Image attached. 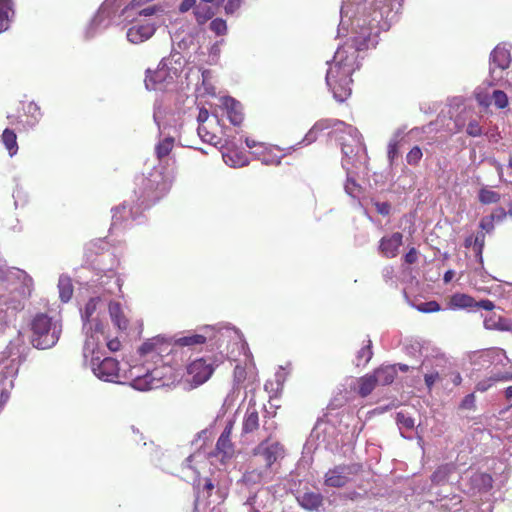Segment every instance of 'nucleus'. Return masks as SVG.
<instances>
[{
	"instance_id": "32",
	"label": "nucleus",
	"mask_w": 512,
	"mask_h": 512,
	"mask_svg": "<svg viewBox=\"0 0 512 512\" xmlns=\"http://www.w3.org/2000/svg\"><path fill=\"white\" fill-rule=\"evenodd\" d=\"M223 158L226 164L232 167H243L248 164L246 155L238 153L236 151L223 154Z\"/></svg>"
},
{
	"instance_id": "1",
	"label": "nucleus",
	"mask_w": 512,
	"mask_h": 512,
	"mask_svg": "<svg viewBox=\"0 0 512 512\" xmlns=\"http://www.w3.org/2000/svg\"><path fill=\"white\" fill-rule=\"evenodd\" d=\"M359 66L358 52L354 47L343 46L337 49L326 74V83L337 101L343 102L351 95L352 74Z\"/></svg>"
},
{
	"instance_id": "9",
	"label": "nucleus",
	"mask_w": 512,
	"mask_h": 512,
	"mask_svg": "<svg viewBox=\"0 0 512 512\" xmlns=\"http://www.w3.org/2000/svg\"><path fill=\"white\" fill-rule=\"evenodd\" d=\"M403 244V234L394 232L391 235L384 236L379 242V252L386 258H395L399 253V248Z\"/></svg>"
},
{
	"instance_id": "53",
	"label": "nucleus",
	"mask_w": 512,
	"mask_h": 512,
	"mask_svg": "<svg viewBox=\"0 0 512 512\" xmlns=\"http://www.w3.org/2000/svg\"><path fill=\"white\" fill-rule=\"evenodd\" d=\"M376 210L381 215H388L390 213L391 207L387 202H377L375 204Z\"/></svg>"
},
{
	"instance_id": "27",
	"label": "nucleus",
	"mask_w": 512,
	"mask_h": 512,
	"mask_svg": "<svg viewBox=\"0 0 512 512\" xmlns=\"http://www.w3.org/2000/svg\"><path fill=\"white\" fill-rule=\"evenodd\" d=\"M13 14V5L11 0H0V33L5 31L10 22V16Z\"/></svg>"
},
{
	"instance_id": "15",
	"label": "nucleus",
	"mask_w": 512,
	"mask_h": 512,
	"mask_svg": "<svg viewBox=\"0 0 512 512\" xmlns=\"http://www.w3.org/2000/svg\"><path fill=\"white\" fill-rule=\"evenodd\" d=\"M234 388H246L254 384L256 375L252 369L248 370L245 366L236 365L233 371Z\"/></svg>"
},
{
	"instance_id": "29",
	"label": "nucleus",
	"mask_w": 512,
	"mask_h": 512,
	"mask_svg": "<svg viewBox=\"0 0 512 512\" xmlns=\"http://www.w3.org/2000/svg\"><path fill=\"white\" fill-rule=\"evenodd\" d=\"M59 295L63 302H68L73 295V284L68 276H60L58 281Z\"/></svg>"
},
{
	"instance_id": "21",
	"label": "nucleus",
	"mask_w": 512,
	"mask_h": 512,
	"mask_svg": "<svg viewBox=\"0 0 512 512\" xmlns=\"http://www.w3.org/2000/svg\"><path fill=\"white\" fill-rule=\"evenodd\" d=\"M493 478L490 474L484 472H476L470 478L473 489L478 492H488L493 488Z\"/></svg>"
},
{
	"instance_id": "59",
	"label": "nucleus",
	"mask_w": 512,
	"mask_h": 512,
	"mask_svg": "<svg viewBox=\"0 0 512 512\" xmlns=\"http://www.w3.org/2000/svg\"><path fill=\"white\" fill-rule=\"evenodd\" d=\"M358 185L354 180L348 179L345 185V189L348 194L353 195L355 188H357Z\"/></svg>"
},
{
	"instance_id": "6",
	"label": "nucleus",
	"mask_w": 512,
	"mask_h": 512,
	"mask_svg": "<svg viewBox=\"0 0 512 512\" xmlns=\"http://www.w3.org/2000/svg\"><path fill=\"white\" fill-rule=\"evenodd\" d=\"M264 430H269V433L265 440H263L255 449L254 455H259L264 459L266 468H271V466L284 455L283 446L279 442L269 443V439L272 435L275 426L267 427V421H264L263 424Z\"/></svg>"
},
{
	"instance_id": "18",
	"label": "nucleus",
	"mask_w": 512,
	"mask_h": 512,
	"mask_svg": "<svg viewBox=\"0 0 512 512\" xmlns=\"http://www.w3.org/2000/svg\"><path fill=\"white\" fill-rule=\"evenodd\" d=\"M259 428V414L255 407V405H249L245 412L243 423H242V433L250 434L255 432Z\"/></svg>"
},
{
	"instance_id": "62",
	"label": "nucleus",
	"mask_w": 512,
	"mask_h": 512,
	"mask_svg": "<svg viewBox=\"0 0 512 512\" xmlns=\"http://www.w3.org/2000/svg\"><path fill=\"white\" fill-rule=\"evenodd\" d=\"M453 277H454V272L452 270H448L445 272L443 280L445 283H448L452 280Z\"/></svg>"
},
{
	"instance_id": "64",
	"label": "nucleus",
	"mask_w": 512,
	"mask_h": 512,
	"mask_svg": "<svg viewBox=\"0 0 512 512\" xmlns=\"http://www.w3.org/2000/svg\"><path fill=\"white\" fill-rule=\"evenodd\" d=\"M505 398L508 401H512V386H509L505 389Z\"/></svg>"
},
{
	"instance_id": "12",
	"label": "nucleus",
	"mask_w": 512,
	"mask_h": 512,
	"mask_svg": "<svg viewBox=\"0 0 512 512\" xmlns=\"http://www.w3.org/2000/svg\"><path fill=\"white\" fill-rule=\"evenodd\" d=\"M156 28L151 23L136 24L127 31V39L133 44H140L153 36Z\"/></svg>"
},
{
	"instance_id": "33",
	"label": "nucleus",
	"mask_w": 512,
	"mask_h": 512,
	"mask_svg": "<svg viewBox=\"0 0 512 512\" xmlns=\"http://www.w3.org/2000/svg\"><path fill=\"white\" fill-rule=\"evenodd\" d=\"M478 199L482 204H494L500 201L501 195L488 188H482L479 191Z\"/></svg>"
},
{
	"instance_id": "20",
	"label": "nucleus",
	"mask_w": 512,
	"mask_h": 512,
	"mask_svg": "<svg viewBox=\"0 0 512 512\" xmlns=\"http://www.w3.org/2000/svg\"><path fill=\"white\" fill-rule=\"evenodd\" d=\"M161 346H162V343L160 342L159 339H156V338L150 339L147 342H144L140 346L139 353L142 356H149L151 358V360H154L155 362H157V361L162 362Z\"/></svg>"
},
{
	"instance_id": "34",
	"label": "nucleus",
	"mask_w": 512,
	"mask_h": 512,
	"mask_svg": "<svg viewBox=\"0 0 512 512\" xmlns=\"http://www.w3.org/2000/svg\"><path fill=\"white\" fill-rule=\"evenodd\" d=\"M451 472V469L447 466H440L431 476V481L434 484H441L444 483Z\"/></svg>"
},
{
	"instance_id": "54",
	"label": "nucleus",
	"mask_w": 512,
	"mask_h": 512,
	"mask_svg": "<svg viewBox=\"0 0 512 512\" xmlns=\"http://www.w3.org/2000/svg\"><path fill=\"white\" fill-rule=\"evenodd\" d=\"M244 478L248 482L256 483L261 480L262 475H261V473H258L256 470H253V471L245 473Z\"/></svg>"
},
{
	"instance_id": "42",
	"label": "nucleus",
	"mask_w": 512,
	"mask_h": 512,
	"mask_svg": "<svg viewBox=\"0 0 512 512\" xmlns=\"http://www.w3.org/2000/svg\"><path fill=\"white\" fill-rule=\"evenodd\" d=\"M417 310L422 313H432L440 311L441 307L437 301L423 302L417 305Z\"/></svg>"
},
{
	"instance_id": "35",
	"label": "nucleus",
	"mask_w": 512,
	"mask_h": 512,
	"mask_svg": "<svg viewBox=\"0 0 512 512\" xmlns=\"http://www.w3.org/2000/svg\"><path fill=\"white\" fill-rule=\"evenodd\" d=\"M484 246H485V233L479 232L474 237L473 249H474L476 256L478 257L480 263L483 262L482 254H483Z\"/></svg>"
},
{
	"instance_id": "13",
	"label": "nucleus",
	"mask_w": 512,
	"mask_h": 512,
	"mask_svg": "<svg viewBox=\"0 0 512 512\" xmlns=\"http://www.w3.org/2000/svg\"><path fill=\"white\" fill-rule=\"evenodd\" d=\"M234 427V422L229 421L223 432L216 443V450L219 454H222L223 457L231 458L234 455V444L231 441V435Z\"/></svg>"
},
{
	"instance_id": "44",
	"label": "nucleus",
	"mask_w": 512,
	"mask_h": 512,
	"mask_svg": "<svg viewBox=\"0 0 512 512\" xmlns=\"http://www.w3.org/2000/svg\"><path fill=\"white\" fill-rule=\"evenodd\" d=\"M400 142L397 139H392L388 144L387 155L390 162H393L399 156Z\"/></svg>"
},
{
	"instance_id": "52",
	"label": "nucleus",
	"mask_w": 512,
	"mask_h": 512,
	"mask_svg": "<svg viewBox=\"0 0 512 512\" xmlns=\"http://www.w3.org/2000/svg\"><path fill=\"white\" fill-rule=\"evenodd\" d=\"M474 307L481 308L487 311H491L494 309L495 305L494 303L489 299H484L480 301H475Z\"/></svg>"
},
{
	"instance_id": "3",
	"label": "nucleus",
	"mask_w": 512,
	"mask_h": 512,
	"mask_svg": "<svg viewBox=\"0 0 512 512\" xmlns=\"http://www.w3.org/2000/svg\"><path fill=\"white\" fill-rule=\"evenodd\" d=\"M96 346L93 337L88 338L83 348L84 358L91 356L90 365L95 376L104 381L115 382L119 377V362L112 357L102 359Z\"/></svg>"
},
{
	"instance_id": "39",
	"label": "nucleus",
	"mask_w": 512,
	"mask_h": 512,
	"mask_svg": "<svg viewBox=\"0 0 512 512\" xmlns=\"http://www.w3.org/2000/svg\"><path fill=\"white\" fill-rule=\"evenodd\" d=\"M494 105L498 109H504L508 106L509 100L507 94L502 90H495L492 94Z\"/></svg>"
},
{
	"instance_id": "36",
	"label": "nucleus",
	"mask_w": 512,
	"mask_h": 512,
	"mask_svg": "<svg viewBox=\"0 0 512 512\" xmlns=\"http://www.w3.org/2000/svg\"><path fill=\"white\" fill-rule=\"evenodd\" d=\"M197 488L203 493L205 498H210L215 488L214 483L210 478L199 479L197 482Z\"/></svg>"
},
{
	"instance_id": "30",
	"label": "nucleus",
	"mask_w": 512,
	"mask_h": 512,
	"mask_svg": "<svg viewBox=\"0 0 512 512\" xmlns=\"http://www.w3.org/2000/svg\"><path fill=\"white\" fill-rule=\"evenodd\" d=\"M2 142L9 152L10 156H14L18 151L17 136L11 129L6 128L2 133Z\"/></svg>"
},
{
	"instance_id": "5",
	"label": "nucleus",
	"mask_w": 512,
	"mask_h": 512,
	"mask_svg": "<svg viewBox=\"0 0 512 512\" xmlns=\"http://www.w3.org/2000/svg\"><path fill=\"white\" fill-rule=\"evenodd\" d=\"M214 371L213 363L205 358H198L187 365L184 378L192 387H198L207 382Z\"/></svg>"
},
{
	"instance_id": "47",
	"label": "nucleus",
	"mask_w": 512,
	"mask_h": 512,
	"mask_svg": "<svg viewBox=\"0 0 512 512\" xmlns=\"http://www.w3.org/2000/svg\"><path fill=\"white\" fill-rule=\"evenodd\" d=\"M446 373L448 374V377H450L451 382L455 386H458V385L461 384L462 377H461L460 373L458 371L453 370L452 369V364L450 362H448V361H447V364H446Z\"/></svg>"
},
{
	"instance_id": "23",
	"label": "nucleus",
	"mask_w": 512,
	"mask_h": 512,
	"mask_svg": "<svg viewBox=\"0 0 512 512\" xmlns=\"http://www.w3.org/2000/svg\"><path fill=\"white\" fill-rule=\"evenodd\" d=\"M475 305V299L468 294L455 293L450 296L448 306L450 309L472 308Z\"/></svg>"
},
{
	"instance_id": "63",
	"label": "nucleus",
	"mask_w": 512,
	"mask_h": 512,
	"mask_svg": "<svg viewBox=\"0 0 512 512\" xmlns=\"http://www.w3.org/2000/svg\"><path fill=\"white\" fill-rule=\"evenodd\" d=\"M473 241H474V237L473 236L466 237V239L464 240L465 248L473 247Z\"/></svg>"
},
{
	"instance_id": "58",
	"label": "nucleus",
	"mask_w": 512,
	"mask_h": 512,
	"mask_svg": "<svg viewBox=\"0 0 512 512\" xmlns=\"http://www.w3.org/2000/svg\"><path fill=\"white\" fill-rule=\"evenodd\" d=\"M195 4L196 0H183L182 3L180 4L179 9L181 12H187L188 10L193 8Z\"/></svg>"
},
{
	"instance_id": "8",
	"label": "nucleus",
	"mask_w": 512,
	"mask_h": 512,
	"mask_svg": "<svg viewBox=\"0 0 512 512\" xmlns=\"http://www.w3.org/2000/svg\"><path fill=\"white\" fill-rule=\"evenodd\" d=\"M173 80V76L170 74L168 70L167 63L162 61L158 65V68L155 71H147L145 78V85L150 90L159 89L160 85L163 83H169Z\"/></svg>"
},
{
	"instance_id": "48",
	"label": "nucleus",
	"mask_w": 512,
	"mask_h": 512,
	"mask_svg": "<svg viewBox=\"0 0 512 512\" xmlns=\"http://www.w3.org/2000/svg\"><path fill=\"white\" fill-rule=\"evenodd\" d=\"M242 4V0H227V3L224 6V10L226 14H233L237 11Z\"/></svg>"
},
{
	"instance_id": "17",
	"label": "nucleus",
	"mask_w": 512,
	"mask_h": 512,
	"mask_svg": "<svg viewBox=\"0 0 512 512\" xmlns=\"http://www.w3.org/2000/svg\"><path fill=\"white\" fill-rule=\"evenodd\" d=\"M211 124H199L198 126V135L200 138L211 145L218 146L223 145L222 137L220 136L221 129L219 127H214L210 129Z\"/></svg>"
},
{
	"instance_id": "14",
	"label": "nucleus",
	"mask_w": 512,
	"mask_h": 512,
	"mask_svg": "<svg viewBox=\"0 0 512 512\" xmlns=\"http://www.w3.org/2000/svg\"><path fill=\"white\" fill-rule=\"evenodd\" d=\"M222 106L226 110L227 117L231 124L239 126L244 120V114L242 112V105L239 101L232 97L222 98Z\"/></svg>"
},
{
	"instance_id": "60",
	"label": "nucleus",
	"mask_w": 512,
	"mask_h": 512,
	"mask_svg": "<svg viewBox=\"0 0 512 512\" xmlns=\"http://www.w3.org/2000/svg\"><path fill=\"white\" fill-rule=\"evenodd\" d=\"M150 0H132L126 9L136 10L141 7L142 4L149 2Z\"/></svg>"
},
{
	"instance_id": "46",
	"label": "nucleus",
	"mask_w": 512,
	"mask_h": 512,
	"mask_svg": "<svg viewBox=\"0 0 512 512\" xmlns=\"http://www.w3.org/2000/svg\"><path fill=\"white\" fill-rule=\"evenodd\" d=\"M479 227L481 228V232L490 233L494 230V216H485L481 219L479 223Z\"/></svg>"
},
{
	"instance_id": "41",
	"label": "nucleus",
	"mask_w": 512,
	"mask_h": 512,
	"mask_svg": "<svg viewBox=\"0 0 512 512\" xmlns=\"http://www.w3.org/2000/svg\"><path fill=\"white\" fill-rule=\"evenodd\" d=\"M210 30L213 31L216 35L222 36L227 32V24L226 21L222 18H215L210 23Z\"/></svg>"
},
{
	"instance_id": "40",
	"label": "nucleus",
	"mask_w": 512,
	"mask_h": 512,
	"mask_svg": "<svg viewBox=\"0 0 512 512\" xmlns=\"http://www.w3.org/2000/svg\"><path fill=\"white\" fill-rule=\"evenodd\" d=\"M423 153L419 146H414L406 155V161L411 166H417L422 159Z\"/></svg>"
},
{
	"instance_id": "11",
	"label": "nucleus",
	"mask_w": 512,
	"mask_h": 512,
	"mask_svg": "<svg viewBox=\"0 0 512 512\" xmlns=\"http://www.w3.org/2000/svg\"><path fill=\"white\" fill-rule=\"evenodd\" d=\"M159 383L160 378H158V370L156 368L152 370L147 369L144 375L135 373L132 380V386L140 391L157 388L160 385Z\"/></svg>"
},
{
	"instance_id": "57",
	"label": "nucleus",
	"mask_w": 512,
	"mask_h": 512,
	"mask_svg": "<svg viewBox=\"0 0 512 512\" xmlns=\"http://www.w3.org/2000/svg\"><path fill=\"white\" fill-rule=\"evenodd\" d=\"M489 216H494V221H501L506 217V211L504 208L498 207Z\"/></svg>"
},
{
	"instance_id": "31",
	"label": "nucleus",
	"mask_w": 512,
	"mask_h": 512,
	"mask_svg": "<svg viewBox=\"0 0 512 512\" xmlns=\"http://www.w3.org/2000/svg\"><path fill=\"white\" fill-rule=\"evenodd\" d=\"M194 16L196 22L199 25H203L214 16V10L212 9V7L207 5H198L195 6Z\"/></svg>"
},
{
	"instance_id": "25",
	"label": "nucleus",
	"mask_w": 512,
	"mask_h": 512,
	"mask_svg": "<svg viewBox=\"0 0 512 512\" xmlns=\"http://www.w3.org/2000/svg\"><path fill=\"white\" fill-rule=\"evenodd\" d=\"M377 386V377L372 374H366L358 379V394L365 398L372 393Z\"/></svg>"
},
{
	"instance_id": "16",
	"label": "nucleus",
	"mask_w": 512,
	"mask_h": 512,
	"mask_svg": "<svg viewBox=\"0 0 512 512\" xmlns=\"http://www.w3.org/2000/svg\"><path fill=\"white\" fill-rule=\"evenodd\" d=\"M446 364L447 360L442 358L437 359L435 364V368L437 369L424 375V381L428 391L432 390L435 383L443 381L448 377V374L446 373Z\"/></svg>"
},
{
	"instance_id": "56",
	"label": "nucleus",
	"mask_w": 512,
	"mask_h": 512,
	"mask_svg": "<svg viewBox=\"0 0 512 512\" xmlns=\"http://www.w3.org/2000/svg\"><path fill=\"white\" fill-rule=\"evenodd\" d=\"M107 347L111 352H117L121 349V342L118 338L110 339L107 342Z\"/></svg>"
},
{
	"instance_id": "51",
	"label": "nucleus",
	"mask_w": 512,
	"mask_h": 512,
	"mask_svg": "<svg viewBox=\"0 0 512 512\" xmlns=\"http://www.w3.org/2000/svg\"><path fill=\"white\" fill-rule=\"evenodd\" d=\"M95 310H96V300L90 299L85 306L84 317L88 320L92 316V314L95 312Z\"/></svg>"
},
{
	"instance_id": "26",
	"label": "nucleus",
	"mask_w": 512,
	"mask_h": 512,
	"mask_svg": "<svg viewBox=\"0 0 512 512\" xmlns=\"http://www.w3.org/2000/svg\"><path fill=\"white\" fill-rule=\"evenodd\" d=\"M396 370L394 366H385L380 367L374 370L373 375L377 377V384L381 385H389L391 384L396 377Z\"/></svg>"
},
{
	"instance_id": "28",
	"label": "nucleus",
	"mask_w": 512,
	"mask_h": 512,
	"mask_svg": "<svg viewBox=\"0 0 512 512\" xmlns=\"http://www.w3.org/2000/svg\"><path fill=\"white\" fill-rule=\"evenodd\" d=\"M175 139L173 137H165L155 146V154L159 161L167 157L174 148Z\"/></svg>"
},
{
	"instance_id": "37",
	"label": "nucleus",
	"mask_w": 512,
	"mask_h": 512,
	"mask_svg": "<svg viewBox=\"0 0 512 512\" xmlns=\"http://www.w3.org/2000/svg\"><path fill=\"white\" fill-rule=\"evenodd\" d=\"M396 422L400 428H405L408 430L413 429L415 425L414 419L403 411L397 413Z\"/></svg>"
},
{
	"instance_id": "38",
	"label": "nucleus",
	"mask_w": 512,
	"mask_h": 512,
	"mask_svg": "<svg viewBox=\"0 0 512 512\" xmlns=\"http://www.w3.org/2000/svg\"><path fill=\"white\" fill-rule=\"evenodd\" d=\"M373 356L372 347H371V341L368 340V344L362 347L357 354V360L358 364H367Z\"/></svg>"
},
{
	"instance_id": "2",
	"label": "nucleus",
	"mask_w": 512,
	"mask_h": 512,
	"mask_svg": "<svg viewBox=\"0 0 512 512\" xmlns=\"http://www.w3.org/2000/svg\"><path fill=\"white\" fill-rule=\"evenodd\" d=\"M31 344L37 349H49L56 345L62 333L60 321L46 313H37L30 322Z\"/></svg>"
},
{
	"instance_id": "49",
	"label": "nucleus",
	"mask_w": 512,
	"mask_h": 512,
	"mask_svg": "<svg viewBox=\"0 0 512 512\" xmlns=\"http://www.w3.org/2000/svg\"><path fill=\"white\" fill-rule=\"evenodd\" d=\"M475 407V396L473 393L466 395L461 401L460 408L471 410Z\"/></svg>"
},
{
	"instance_id": "7",
	"label": "nucleus",
	"mask_w": 512,
	"mask_h": 512,
	"mask_svg": "<svg viewBox=\"0 0 512 512\" xmlns=\"http://www.w3.org/2000/svg\"><path fill=\"white\" fill-rule=\"evenodd\" d=\"M213 338V328L206 326L201 328L199 333L188 332L187 335L176 338L174 343L178 347L195 348L197 346L204 345L207 341H211Z\"/></svg>"
},
{
	"instance_id": "22",
	"label": "nucleus",
	"mask_w": 512,
	"mask_h": 512,
	"mask_svg": "<svg viewBox=\"0 0 512 512\" xmlns=\"http://www.w3.org/2000/svg\"><path fill=\"white\" fill-rule=\"evenodd\" d=\"M300 506L308 511L318 510L323 505V496L316 492H305L298 497Z\"/></svg>"
},
{
	"instance_id": "19",
	"label": "nucleus",
	"mask_w": 512,
	"mask_h": 512,
	"mask_svg": "<svg viewBox=\"0 0 512 512\" xmlns=\"http://www.w3.org/2000/svg\"><path fill=\"white\" fill-rule=\"evenodd\" d=\"M484 327L488 330L512 332V321L500 315L492 314L485 318Z\"/></svg>"
},
{
	"instance_id": "43",
	"label": "nucleus",
	"mask_w": 512,
	"mask_h": 512,
	"mask_svg": "<svg viewBox=\"0 0 512 512\" xmlns=\"http://www.w3.org/2000/svg\"><path fill=\"white\" fill-rule=\"evenodd\" d=\"M466 133L471 137H479L483 131L477 120H471L467 124Z\"/></svg>"
},
{
	"instance_id": "24",
	"label": "nucleus",
	"mask_w": 512,
	"mask_h": 512,
	"mask_svg": "<svg viewBox=\"0 0 512 512\" xmlns=\"http://www.w3.org/2000/svg\"><path fill=\"white\" fill-rule=\"evenodd\" d=\"M109 314L113 323L120 329L126 330L129 325L128 319L125 317L122 307L117 302H112L109 305Z\"/></svg>"
},
{
	"instance_id": "61",
	"label": "nucleus",
	"mask_w": 512,
	"mask_h": 512,
	"mask_svg": "<svg viewBox=\"0 0 512 512\" xmlns=\"http://www.w3.org/2000/svg\"><path fill=\"white\" fill-rule=\"evenodd\" d=\"M157 11L155 6H149L147 8H144L142 10H139L138 14L143 16H151L155 14Z\"/></svg>"
},
{
	"instance_id": "45",
	"label": "nucleus",
	"mask_w": 512,
	"mask_h": 512,
	"mask_svg": "<svg viewBox=\"0 0 512 512\" xmlns=\"http://www.w3.org/2000/svg\"><path fill=\"white\" fill-rule=\"evenodd\" d=\"M475 99L480 106L487 108L491 105L492 96L486 91H478L475 93Z\"/></svg>"
},
{
	"instance_id": "55",
	"label": "nucleus",
	"mask_w": 512,
	"mask_h": 512,
	"mask_svg": "<svg viewBox=\"0 0 512 512\" xmlns=\"http://www.w3.org/2000/svg\"><path fill=\"white\" fill-rule=\"evenodd\" d=\"M210 117L209 111L205 108L200 109L197 120L199 124H211V122H208Z\"/></svg>"
},
{
	"instance_id": "50",
	"label": "nucleus",
	"mask_w": 512,
	"mask_h": 512,
	"mask_svg": "<svg viewBox=\"0 0 512 512\" xmlns=\"http://www.w3.org/2000/svg\"><path fill=\"white\" fill-rule=\"evenodd\" d=\"M417 260H418V252H417L416 248L411 247L409 249V251L405 254L404 261H405V263L411 265V264L416 263Z\"/></svg>"
},
{
	"instance_id": "4",
	"label": "nucleus",
	"mask_w": 512,
	"mask_h": 512,
	"mask_svg": "<svg viewBox=\"0 0 512 512\" xmlns=\"http://www.w3.org/2000/svg\"><path fill=\"white\" fill-rule=\"evenodd\" d=\"M361 471L362 465L359 463L336 465L325 473L324 485L331 488H342Z\"/></svg>"
},
{
	"instance_id": "10",
	"label": "nucleus",
	"mask_w": 512,
	"mask_h": 512,
	"mask_svg": "<svg viewBox=\"0 0 512 512\" xmlns=\"http://www.w3.org/2000/svg\"><path fill=\"white\" fill-rule=\"evenodd\" d=\"M511 62L510 52L501 46H496L490 55V73L495 77L497 71L502 72L507 69Z\"/></svg>"
}]
</instances>
